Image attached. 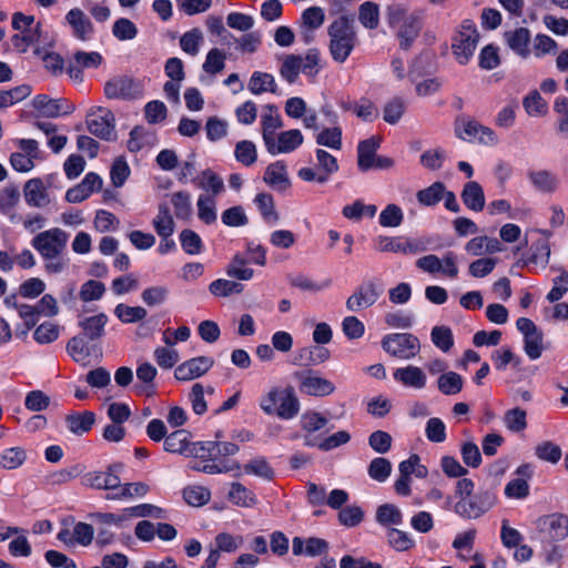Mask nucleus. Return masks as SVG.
<instances>
[{
    "instance_id": "f257e3e1",
    "label": "nucleus",
    "mask_w": 568,
    "mask_h": 568,
    "mask_svg": "<svg viewBox=\"0 0 568 568\" xmlns=\"http://www.w3.org/2000/svg\"><path fill=\"white\" fill-rule=\"evenodd\" d=\"M260 409L268 416L291 420L301 409V403L292 386H272L258 399Z\"/></svg>"
},
{
    "instance_id": "f03ea898",
    "label": "nucleus",
    "mask_w": 568,
    "mask_h": 568,
    "mask_svg": "<svg viewBox=\"0 0 568 568\" xmlns=\"http://www.w3.org/2000/svg\"><path fill=\"white\" fill-rule=\"evenodd\" d=\"M329 51L336 62H344L353 51L357 38L354 26L346 17L334 20L328 27Z\"/></svg>"
},
{
    "instance_id": "7ed1b4c3",
    "label": "nucleus",
    "mask_w": 568,
    "mask_h": 568,
    "mask_svg": "<svg viewBox=\"0 0 568 568\" xmlns=\"http://www.w3.org/2000/svg\"><path fill=\"white\" fill-rule=\"evenodd\" d=\"M479 38L478 29L473 20L466 19L460 23L452 39L453 54L458 63L469 62L477 49Z\"/></svg>"
},
{
    "instance_id": "20e7f679",
    "label": "nucleus",
    "mask_w": 568,
    "mask_h": 568,
    "mask_svg": "<svg viewBox=\"0 0 568 568\" xmlns=\"http://www.w3.org/2000/svg\"><path fill=\"white\" fill-rule=\"evenodd\" d=\"M389 23L396 28L399 45L404 50H408L412 47L423 28L422 17L418 13L406 14L402 10L392 13Z\"/></svg>"
},
{
    "instance_id": "39448f33",
    "label": "nucleus",
    "mask_w": 568,
    "mask_h": 568,
    "mask_svg": "<svg viewBox=\"0 0 568 568\" xmlns=\"http://www.w3.org/2000/svg\"><path fill=\"white\" fill-rule=\"evenodd\" d=\"M383 349L393 357L409 361L420 352L419 339L409 333H392L382 339Z\"/></svg>"
},
{
    "instance_id": "423d86ee",
    "label": "nucleus",
    "mask_w": 568,
    "mask_h": 568,
    "mask_svg": "<svg viewBox=\"0 0 568 568\" xmlns=\"http://www.w3.org/2000/svg\"><path fill=\"white\" fill-rule=\"evenodd\" d=\"M68 239L64 231L54 227L37 234L31 244L44 260H54L64 251Z\"/></svg>"
},
{
    "instance_id": "0eeeda50",
    "label": "nucleus",
    "mask_w": 568,
    "mask_h": 568,
    "mask_svg": "<svg viewBox=\"0 0 568 568\" xmlns=\"http://www.w3.org/2000/svg\"><path fill=\"white\" fill-rule=\"evenodd\" d=\"M53 176L33 178L23 185V197L30 207L47 209L53 202L54 196L51 192Z\"/></svg>"
},
{
    "instance_id": "6e6552de",
    "label": "nucleus",
    "mask_w": 568,
    "mask_h": 568,
    "mask_svg": "<svg viewBox=\"0 0 568 568\" xmlns=\"http://www.w3.org/2000/svg\"><path fill=\"white\" fill-rule=\"evenodd\" d=\"M495 495L489 490H484L467 498L459 499L455 504L454 510L464 518L476 519L487 513L495 505Z\"/></svg>"
},
{
    "instance_id": "1a4fd4ad",
    "label": "nucleus",
    "mask_w": 568,
    "mask_h": 568,
    "mask_svg": "<svg viewBox=\"0 0 568 568\" xmlns=\"http://www.w3.org/2000/svg\"><path fill=\"white\" fill-rule=\"evenodd\" d=\"M19 151L10 155V164L13 170L21 173L30 172L36 166V161L41 159L38 141L33 139H19L16 141Z\"/></svg>"
},
{
    "instance_id": "9d476101",
    "label": "nucleus",
    "mask_w": 568,
    "mask_h": 568,
    "mask_svg": "<svg viewBox=\"0 0 568 568\" xmlns=\"http://www.w3.org/2000/svg\"><path fill=\"white\" fill-rule=\"evenodd\" d=\"M416 199L422 205L427 207H432L438 202L444 201V206L447 211L458 212L459 210L455 193L448 191L442 182H434L428 187L419 190L416 194Z\"/></svg>"
},
{
    "instance_id": "9b49d317",
    "label": "nucleus",
    "mask_w": 568,
    "mask_h": 568,
    "mask_svg": "<svg viewBox=\"0 0 568 568\" xmlns=\"http://www.w3.org/2000/svg\"><path fill=\"white\" fill-rule=\"evenodd\" d=\"M456 135L467 142L477 141L484 145H496L498 143L497 134L488 126L480 124L476 120H460L455 128Z\"/></svg>"
},
{
    "instance_id": "f8f14e48",
    "label": "nucleus",
    "mask_w": 568,
    "mask_h": 568,
    "mask_svg": "<svg viewBox=\"0 0 568 568\" xmlns=\"http://www.w3.org/2000/svg\"><path fill=\"white\" fill-rule=\"evenodd\" d=\"M516 326L524 336V351L526 355L531 361L538 359L544 351L542 333L538 329L536 324L527 317H519L516 322Z\"/></svg>"
},
{
    "instance_id": "ddd939ff",
    "label": "nucleus",
    "mask_w": 568,
    "mask_h": 568,
    "mask_svg": "<svg viewBox=\"0 0 568 568\" xmlns=\"http://www.w3.org/2000/svg\"><path fill=\"white\" fill-rule=\"evenodd\" d=\"M300 390L308 396L324 397L335 392V385L313 371L295 373Z\"/></svg>"
},
{
    "instance_id": "4468645a",
    "label": "nucleus",
    "mask_w": 568,
    "mask_h": 568,
    "mask_svg": "<svg viewBox=\"0 0 568 568\" xmlns=\"http://www.w3.org/2000/svg\"><path fill=\"white\" fill-rule=\"evenodd\" d=\"M121 464L110 465L106 470L89 471L82 477V485L93 489L116 490L120 488Z\"/></svg>"
},
{
    "instance_id": "2eb2a0df",
    "label": "nucleus",
    "mask_w": 568,
    "mask_h": 568,
    "mask_svg": "<svg viewBox=\"0 0 568 568\" xmlns=\"http://www.w3.org/2000/svg\"><path fill=\"white\" fill-rule=\"evenodd\" d=\"M382 291L373 281L362 283L346 300V308L357 313L373 306L381 296Z\"/></svg>"
},
{
    "instance_id": "dca6fc26",
    "label": "nucleus",
    "mask_w": 568,
    "mask_h": 568,
    "mask_svg": "<svg viewBox=\"0 0 568 568\" xmlns=\"http://www.w3.org/2000/svg\"><path fill=\"white\" fill-rule=\"evenodd\" d=\"M115 119L113 113L103 108L91 112L87 118L88 130L95 136L103 140H112L114 135Z\"/></svg>"
},
{
    "instance_id": "f3484780",
    "label": "nucleus",
    "mask_w": 568,
    "mask_h": 568,
    "mask_svg": "<svg viewBox=\"0 0 568 568\" xmlns=\"http://www.w3.org/2000/svg\"><path fill=\"white\" fill-rule=\"evenodd\" d=\"M416 266L430 274L442 272L453 278L458 275L455 255L452 252L447 253L443 260L433 254L423 256L416 261Z\"/></svg>"
},
{
    "instance_id": "a211bd4d",
    "label": "nucleus",
    "mask_w": 568,
    "mask_h": 568,
    "mask_svg": "<svg viewBox=\"0 0 568 568\" xmlns=\"http://www.w3.org/2000/svg\"><path fill=\"white\" fill-rule=\"evenodd\" d=\"M213 365L214 359L212 357H193L180 364L174 371V376L182 382L192 381L203 376Z\"/></svg>"
},
{
    "instance_id": "6ab92c4d",
    "label": "nucleus",
    "mask_w": 568,
    "mask_h": 568,
    "mask_svg": "<svg viewBox=\"0 0 568 568\" xmlns=\"http://www.w3.org/2000/svg\"><path fill=\"white\" fill-rule=\"evenodd\" d=\"M536 526L552 540H564L568 537V516L566 515L555 513L541 516L537 519Z\"/></svg>"
},
{
    "instance_id": "aec40b11",
    "label": "nucleus",
    "mask_w": 568,
    "mask_h": 568,
    "mask_svg": "<svg viewBox=\"0 0 568 568\" xmlns=\"http://www.w3.org/2000/svg\"><path fill=\"white\" fill-rule=\"evenodd\" d=\"M103 61L99 52L77 51L73 59L70 60L67 72L72 80L81 82L83 80V69H97Z\"/></svg>"
},
{
    "instance_id": "412c9836",
    "label": "nucleus",
    "mask_w": 568,
    "mask_h": 568,
    "mask_svg": "<svg viewBox=\"0 0 568 568\" xmlns=\"http://www.w3.org/2000/svg\"><path fill=\"white\" fill-rule=\"evenodd\" d=\"M525 245L531 243L529 262L546 266L550 256V246L546 233L538 230H529L525 233Z\"/></svg>"
},
{
    "instance_id": "4be33fe9",
    "label": "nucleus",
    "mask_w": 568,
    "mask_h": 568,
    "mask_svg": "<svg viewBox=\"0 0 568 568\" xmlns=\"http://www.w3.org/2000/svg\"><path fill=\"white\" fill-rule=\"evenodd\" d=\"M104 93L109 99L130 100L140 94V87L130 78L118 77L105 83Z\"/></svg>"
},
{
    "instance_id": "5701e85b",
    "label": "nucleus",
    "mask_w": 568,
    "mask_h": 568,
    "mask_svg": "<svg viewBox=\"0 0 568 568\" xmlns=\"http://www.w3.org/2000/svg\"><path fill=\"white\" fill-rule=\"evenodd\" d=\"M103 185L101 176L94 172L88 173L78 185L69 189L65 193V200L69 203H80L88 199L92 193L100 191Z\"/></svg>"
},
{
    "instance_id": "b1692460",
    "label": "nucleus",
    "mask_w": 568,
    "mask_h": 568,
    "mask_svg": "<svg viewBox=\"0 0 568 568\" xmlns=\"http://www.w3.org/2000/svg\"><path fill=\"white\" fill-rule=\"evenodd\" d=\"M283 126V120L278 108L274 104H267L263 108L261 116V130L264 144L274 145L276 131Z\"/></svg>"
},
{
    "instance_id": "393cba45",
    "label": "nucleus",
    "mask_w": 568,
    "mask_h": 568,
    "mask_svg": "<svg viewBox=\"0 0 568 568\" xmlns=\"http://www.w3.org/2000/svg\"><path fill=\"white\" fill-rule=\"evenodd\" d=\"M393 377L403 386L414 389H423L427 384L426 373L420 367L414 365L396 368Z\"/></svg>"
},
{
    "instance_id": "a878e982",
    "label": "nucleus",
    "mask_w": 568,
    "mask_h": 568,
    "mask_svg": "<svg viewBox=\"0 0 568 568\" xmlns=\"http://www.w3.org/2000/svg\"><path fill=\"white\" fill-rule=\"evenodd\" d=\"M67 22L72 28L73 36L82 41H88L94 33V27L89 17L79 8L71 9L65 16Z\"/></svg>"
},
{
    "instance_id": "bb28decb",
    "label": "nucleus",
    "mask_w": 568,
    "mask_h": 568,
    "mask_svg": "<svg viewBox=\"0 0 568 568\" xmlns=\"http://www.w3.org/2000/svg\"><path fill=\"white\" fill-rule=\"evenodd\" d=\"M304 141L303 134L297 129L281 132L274 138V145L266 144V150L275 155L278 153H290L302 145Z\"/></svg>"
},
{
    "instance_id": "cd10ccee",
    "label": "nucleus",
    "mask_w": 568,
    "mask_h": 568,
    "mask_svg": "<svg viewBox=\"0 0 568 568\" xmlns=\"http://www.w3.org/2000/svg\"><path fill=\"white\" fill-rule=\"evenodd\" d=\"M301 34L305 43L313 40L312 31L320 28L325 20L324 10L320 7H311L303 11L301 17Z\"/></svg>"
},
{
    "instance_id": "c85d7f7f",
    "label": "nucleus",
    "mask_w": 568,
    "mask_h": 568,
    "mask_svg": "<svg viewBox=\"0 0 568 568\" xmlns=\"http://www.w3.org/2000/svg\"><path fill=\"white\" fill-rule=\"evenodd\" d=\"M504 38L508 47L519 57L527 58L530 53V31L527 28L519 27L506 31Z\"/></svg>"
},
{
    "instance_id": "c756f323",
    "label": "nucleus",
    "mask_w": 568,
    "mask_h": 568,
    "mask_svg": "<svg viewBox=\"0 0 568 568\" xmlns=\"http://www.w3.org/2000/svg\"><path fill=\"white\" fill-rule=\"evenodd\" d=\"M328 549V544L321 538L311 537L303 539L294 537L292 540V550L295 556L306 555L308 557H316L322 555Z\"/></svg>"
},
{
    "instance_id": "7c9ffc66",
    "label": "nucleus",
    "mask_w": 568,
    "mask_h": 568,
    "mask_svg": "<svg viewBox=\"0 0 568 568\" xmlns=\"http://www.w3.org/2000/svg\"><path fill=\"white\" fill-rule=\"evenodd\" d=\"M382 139L373 135L358 143L357 146V165L361 171H367L374 166L375 153L379 148Z\"/></svg>"
},
{
    "instance_id": "2f4dec72",
    "label": "nucleus",
    "mask_w": 568,
    "mask_h": 568,
    "mask_svg": "<svg viewBox=\"0 0 568 568\" xmlns=\"http://www.w3.org/2000/svg\"><path fill=\"white\" fill-rule=\"evenodd\" d=\"M264 181L277 191H285L291 186L286 165L282 161L271 163L266 168Z\"/></svg>"
},
{
    "instance_id": "473e14b6",
    "label": "nucleus",
    "mask_w": 568,
    "mask_h": 568,
    "mask_svg": "<svg viewBox=\"0 0 568 568\" xmlns=\"http://www.w3.org/2000/svg\"><path fill=\"white\" fill-rule=\"evenodd\" d=\"M227 499L234 506L243 508H253L257 504L256 495L239 481L231 483Z\"/></svg>"
},
{
    "instance_id": "72a5a7b5",
    "label": "nucleus",
    "mask_w": 568,
    "mask_h": 568,
    "mask_svg": "<svg viewBox=\"0 0 568 568\" xmlns=\"http://www.w3.org/2000/svg\"><path fill=\"white\" fill-rule=\"evenodd\" d=\"M158 142L156 134L144 126H135L130 132L128 149L130 152H139L144 148L154 146Z\"/></svg>"
},
{
    "instance_id": "f704fd0d",
    "label": "nucleus",
    "mask_w": 568,
    "mask_h": 568,
    "mask_svg": "<svg viewBox=\"0 0 568 568\" xmlns=\"http://www.w3.org/2000/svg\"><path fill=\"white\" fill-rule=\"evenodd\" d=\"M108 323V316L100 313L93 316L83 317L79 321L84 337L90 341L99 339L104 335V328Z\"/></svg>"
},
{
    "instance_id": "c9c22d12",
    "label": "nucleus",
    "mask_w": 568,
    "mask_h": 568,
    "mask_svg": "<svg viewBox=\"0 0 568 568\" xmlns=\"http://www.w3.org/2000/svg\"><path fill=\"white\" fill-rule=\"evenodd\" d=\"M191 435L185 429H178L168 435L164 439L163 448L171 454L184 455L187 457Z\"/></svg>"
},
{
    "instance_id": "e433bc0d",
    "label": "nucleus",
    "mask_w": 568,
    "mask_h": 568,
    "mask_svg": "<svg viewBox=\"0 0 568 568\" xmlns=\"http://www.w3.org/2000/svg\"><path fill=\"white\" fill-rule=\"evenodd\" d=\"M462 200L469 211H481L485 206L483 187L475 181L466 183L462 191Z\"/></svg>"
},
{
    "instance_id": "4c0bfd02",
    "label": "nucleus",
    "mask_w": 568,
    "mask_h": 568,
    "mask_svg": "<svg viewBox=\"0 0 568 568\" xmlns=\"http://www.w3.org/2000/svg\"><path fill=\"white\" fill-rule=\"evenodd\" d=\"M33 108L45 118H57L61 113L69 114L72 109L67 108L62 111L61 100L50 99L48 95H37L32 101Z\"/></svg>"
},
{
    "instance_id": "58836bf2",
    "label": "nucleus",
    "mask_w": 568,
    "mask_h": 568,
    "mask_svg": "<svg viewBox=\"0 0 568 568\" xmlns=\"http://www.w3.org/2000/svg\"><path fill=\"white\" fill-rule=\"evenodd\" d=\"M193 184L209 194L217 195L224 190L223 180L211 169L202 171L193 179Z\"/></svg>"
},
{
    "instance_id": "ea45409f",
    "label": "nucleus",
    "mask_w": 568,
    "mask_h": 568,
    "mask_svg": "<svg viewBox=\"0 0 568 568\" xmlns=\"http://www.w3.org/2000/svg\"><path fill=\"white\" fill-rule=\"evenodd\" d=\"M247 88L253 94L256 95L264 92L276 93L277 91L275 78L271 73L261 71H255L252 73Z\"/></svg>"
},
{
    "instance_id": "a19ab883",
    "label": "nucleus",
    "mask_w": 568,
    "mask_h": 568,
    "mask_svg": "<svg viewBox=\"0 0 568 568\" xmlns=\"http://www.w3.org/2000/svg\"><path fill=\"white\" fill-rule=\"evenodd\" d=\"M95 423V415L92 412L74 413L65 417L68 429L75 435L88 433Z\"/></svg>"
},
{
    "instance_id": "79ce46f5",
    "label": "nucleus",
    "mask_w": 568,
    "mask_h": 568,
    "mask_svg": "<svg viewBox=\"0 0 568 568\" xmlns=\"http://www.w3.org/2000/svg\"><path fill=\"white\" fill-rule=\"evenodd\" d=\"M67 352L74 362L85 366L88 364V358L91 355V347L87 337L78 335L68 342Z\"/></svg>"
},
{
    "instance_id": "37998d69",
    "label": "nucleus",
    "mask_w": 568,
    "mask_h": 568,
    "mask_svg": "<svg viewBox=\"0 0 568 568\" xmlns=\"http://www.w3.org/2000/svg\"><path fill=\"white\" fill-rule=\"evenodd\" d=\"M27 460V452L20 446L6 448L0 452V468L13 470L21 467Z\"/></svg>"
},
{
    "instance_id": "c03bdc74",
    "label": "nucleus",
    "mask_w": 568,
    "mask_h": 568,
    "mask_svg": "<svg viewBox=\"0 0 568 568\" xmlns=\"http://www.w3.org/2000/svg\"><path fill=\"white\" fill-rule=\"evenodd\" d=\"M12 27L20 34H29L33 36L34 42L39 41L40 38V22H36L33 16H26L21 12H16L12 16Z\"/></svg>"
},
{
    "instance_id": "a18cd8bd",
    "label": "nucleus",
    "mask_w": 568,
    "mask_h": 568,
    "mask_svg": "<svg viewBox=\"0 0 568 568\" xmlns=\"http://www.w3.org/2000/svg\"><path fill=\"white\" fill-rule=\"evenodd\" d=\"M464 378L456 372L443 373L437 379V387L444 395H456L463 389Z\"/></svg>"
},
{
    "instance_id": "49530a36",
    "label": "nucleus",
    "mask_w": 568,
    "mask_h": 568,
    "mask_svg": "<svg viewBox=\"0 0 568 568\" xmlns=\"http://www.w3.org/2000/svg\"><path fill=\"white\" fill-rule=\"evenodd\" d=\"M236 44L235 49L242 54L255 53L262 44V36L257 31H251L244 33L240 38H231Z\"/></svg>"
},
{
    "instance_id": "de8ad7c7",
    "label": "nucleus",
    "mask_w": 568,
    "mask_h": 568,
    "mask_svg": "<svg viewBox=\"0 0 568 568\" xmlns=\"http://www.w3.org/2000/svg\"><path fill=\"white\" fill-rule=\"evenodd\" d=\"M301 55L286 54L282 59L280 74L288 83H294L301 73Z\"/></svg>"
},
{
    "instance_id": "09e8293b",
    "label": "nucleus",
    "mask_w": 568,
    "mask_h": 568,
    "mask_svg": "<svg viewBox=\"0 0 568 568\" xmlns=\"http://www.w3.org/2000/svg\"><path fill=\"white\" fill-rule=\"evenodd\" d=\"M203 40L204 38L202 30L199 28H193L182 34L180 38V47L185 53L194 57L200 52V47Z\"/></svg>"
},
{
    "instance_id": "8fccbe9b",
    "label": "nucleus",
    "mask_w": 568,
    "mask_h": 568,
    "mask_svg": "<svg viewBox=\"0 0 568 568\" xmlns=\"http://www.w3.org/2000/svg\"><path fill=\"white\" fill-rule=\"evenodd\" d=\"M376 521L383 526H398L403 524V514L397 506L384 504L377 508Z\"/></svg>"
},
{
    "instance_id": "3c124183",
    "label": "nucleus",
    "mask_w": 568,
    "mask_h": 568,
    "mask_svg": "<svg viewBox=\"0 0 568 568\" xmlns=\"http://www.w3.org/2000/svg\"><path fill=\"white\" fill-rule=\"evenodd\" d=\"M430 339L433 344L444 353L449 352L454 346L453 331L445 325L434 326L430 332Z\"/></svg>"
},
{
    "instance_id": "603ef678",
    "label": "nucleus",
    "mask_w": 568,
    "mask_h": 568,
    "mask_svg": "<svg viewBox=\"0 0 568 568\" xmlns=\"http://www.w3.org/2000/svg\"><path fill=\"white\" fill-rule=\"evenodd\" d=\"M234 156L245 166L253 165L257 160V150L252 141L243 140L235 144Z\"/></svg>"
},
{
    "instance_id": "864d4df0",
    "label": "nucleus",
    "mask_w": 568,
    "mask_h": 568,
    "mask_svg": "<svg viewBox=\"0 0 568 568\" xmlns=\"http://www.w3.org/2000/svg\"><path fill=\"white\" fill-rule=\"evenodd\" d=\"M156 368L150 363H143L136 368V376L140 381L145 383V386H134L138 394L151 395L153 393V379L156 376Z\"/></svg>"
},
{
    "instance_id": "5fc2aeb1",
    "label": "nucleus",
    "mask_w": 568,
    "mask_h": 568,
    "mask_svg": "<svg viewBox=\"0 0 568 568\" xmlns=\"http://www.w3.org/2000/svg\"><path fill=\"white\" fill-rule=\"evenodd\" d=\"M358 20L367 29H376L379 23L378 6L374 2L366 1L359 6Z\"/></svg>"
},
{
    "instance_id": "6e6d98bb",
    "label": "nucleus",
    "mask_w": 568,
    "mask_h": 568,
    "mask_svg": "<svg viewBox=\"0 0 568 568\" xmlns=\"http://www.w3.org/2000/svg\"><path fill=\"white\" fill-rule=\"evenodd\" d=\"M225 60L226 53L219 48H213L206 54L202 65L203 71L213 75L220 73L225 68Z\"/></svg>"
},
{
    "instance_id": "4d7b16f0",
    "label": "nucleus",
    "mask_w": 568,
    "mask_h": 568,
    "mask_svg": "<svg viewBox=\"0 0 568 568\" xmlns=\"http://www.w3.org/2000/svg\"><path fill=\"white\" fill-rule=\"evenodd\" d=\"M114 314L122 323H136L144 320L148 312L142 306L118 304L114 308Z\"/></svg>"
},
{
    "instance_id": "13d9d810",
    "label": "nucleus",
    "mask_w": 568,
    "mask_h": 568,
    "mask_svg": "<svg viewBox=\"0 0 568 568\" xmlns=\"http://www.w3.org/2000/svg\"><path fill=\"white\" fill-rule=\"evenodd\" d=\"M328 357L329 352L321 346L305 347L300 351V364L305 366L322 364Z\"/></svg>"
},
{
    "instance_id": "bf43d9fd",
    "label": "nucleus",
    "mask_w": 568,
    "mask_h": 568,
    "mask_svg": "<svg viewBox=\"0 0 568 568\" xmlns=\"http://www.w3.org/2000/svg\"><path fill=\"white\" fill-rule=\"evenodd\" d=\"M328 424V419L321 413L315 410H306L300 418V425L306 433H315L321 430Z\"/></svg>"
},
{
    "instance_id": "052dcab7",
    "label": "nucleus",
    "mask_w": 568,
    "mask_h": 568,
    "mask_svg": "<svg viewBox=\"0 0 568 568\" xmlns=\"http://www.w3.org/2000/svg\"><path fill=\"white\" fill-rule=\"evenodd\" d=\"M183 498L189 505L201 507L209 503L211 493L204 486L193 485L183 489Z\"/></svg>"
},
{
    "instance_id": "680f3d73",
    "label": "nucleus",
    "mask_w": 568,
    "mask_h": 568,
    "mask_svg": "<svg viewBox=\"0 0 568 568\" xmlns=\"http://www.w3.org/2000/svg\"><path fill=\"white\" fill-rule=\"evenodd\" d=\"M367 473L372 479L378 483H384L390 476L392 464L386 458L376 457L369 463Z\"/></svg>"
},
{
    "instance_id": "e2e57ef3",
    "label": "nucleus",
    "mask_w": 568,
    "mask_h": 568,
    "mask_svg": "<svg viewBox=\"0 0 568 568\" xmlns=\"http://www.w3.org/2000/svg\"><path fill=\"white\" fill-rule=\"evenodd\" d=\"M316 143L333 150L342 149V129L339 126L327 128L316 135Z\"/></svg>"
},
{
    "instance_id": "0e129e2a",
    "label": "nucleus",
    "mask_w": 568,
    "mask_h": 568,
    "mask_svg": "<svg viewBox=\"0 0 568 568\" xmlns=\"http://www.w3.org/2000/svg\"><path fill=\"white\" fill-rule=\"evenodd\" d=\"M215 550L220 554L223 552H234L236 551L243 544L242 536H234L229 532H220L214 538Z\"/></svg>"
},
{
    "instance_id": "69168bd1",
    "label": "nucleus",
    "mask_w": 568,
    "mask_h": 568,
    "mask_svg": "<svg viewBox=\"0 0 568 568\" xmlns=\"http://www.w3.org/2000/svg\"><path fill=\"white\" fill-rule=\"evenodd\" d=\"M154 359L163 369H170L180 361L179 352L174 347L159 346L154 349Z\"/></svg>"
},
{
    "instance_id": "338daca9",
    "label": "nucleus",
    "mask_w": 568,
    "mask_h": 568,
    "mask_svg": "<svg viewBox=\"0 0 568 568\" xmlns=\"http://www.w3.org/2000/svg\"><path fill=\"white\" fill-rule=\"evenodd\" d=\"M504 424L510 432L524 430L527 427L526 412L519 407L507 410L504 415Z\"/></svg>"
},
{
    "instance_id": "774afa93",
    "label": "nucleus",
    "mask_w": 568,
    "mask_h": 568,
    "mask_svg": "<svg viewBox=\"0 0 568 568\" xmlns=\"http://www.w3.org/2000/svg\"><path fill=\"white\" fill-rule=\"evenodd\" d=\"M169 296V288L163 285L150 286L145 288L141 298L148 306H159L165 303Z\"/></svg>"
}]
</instances>
